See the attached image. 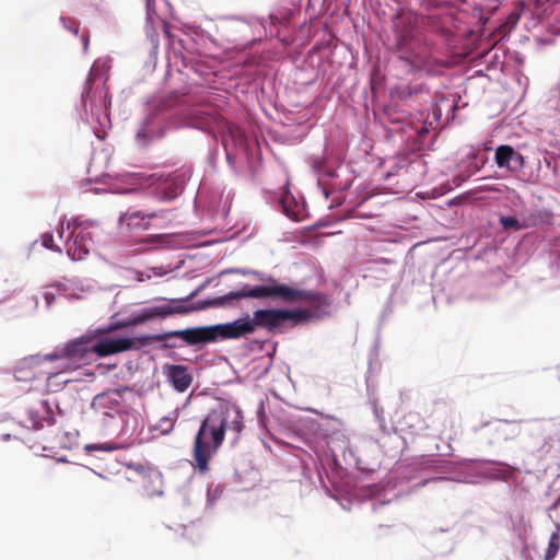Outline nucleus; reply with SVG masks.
<instances>
[{"label": "nucleus", "instance_id": "obj_13", "mask_svg": "<svg viewBox=\"0 0 560 560\" xmlns=\"http://www.w3.org/2000/svg\"><path fill=\"white\" fill-rule=\"evenodd\" d=\"M163 375L170 385L178 393L186 392L192 383V373L186 365L164 364Z\"/></svg>", "mask_w": 560, "mask_h": 560}, {"label": "nucleus", "instance_id": "obj_1", "mask_svg": "<svg viewBox=\"0 0 560 560\" xmlns=\"http://www.w3.org/2000/svg\"><path fill=\"white\" fill-rule=\"evenodd\" d=\"M81 345L77 338L57 347L49 354L24 358L15 369L16 381L45 378L47 390H60L70 382V378L63 377L67 373L89 363Z\"/></svg>", "mask_w": 560, "mask_h": 560}, {"label": "nucleus", "instance_id": "obj_35", "mask_svg": "<svg viewBox=\"0 0 560 560\" xmlns=\"http://www.w3.org/2000/svg\"><path fill=\"white\" fill-rule=\"evenodd\" d=\"M43 408L48 409V405L46 401L43 402ZM48 412V410H46Z\"/></svg>", "mask_w": 560, "mask_h": 560}, {"label": "nucleus", "instance_id": "obj_6", "mask_svg": "<svg viewBox=\"0 0 560 560\" xmlns=\"http://www.w3.org/2000/svg\"><path fill=\"white\" fill-rule=\"evenodd\" d=\"M79 341L89 363L96 358L129 350L133 346L131 338L113 334L112 327L88 331L79 337Z\"/></svg>", "mask_w": 560, "mask_h": 560}, {"label": "nucleus", "instance_id": "obj_19", "mask_svg": "<svg viewBox=\"0 0 560 560\" xmlns=\"http://www.w3.org/2000/svg\"><path fill=\"white\" fill-rule=\"evenodd\" d=\"M167 308L161 307V305H152L143 307L137 312L130 314V316L124 323V326L140 325L158 317H166Z\"/></svg>", "mask_w": 560, "mask_h": 560}, {"label": "nucleus", "instance_id": "obj_5", "mask_svg": "<svg viewBox=\"0 0 560 560\" xmlns=\"http://www.w3.org/2000/svg\"><path fill=\"white\" fill-rule=\"evenodd\" d=\"M109 69V59L101 58L94 61L86 79V88L83 96L85 114L88 115L90 113L91 119L89 122L98 139H105L107 130L112 125L107 112L110 106V100L104 86L100 90H93V85L97 81L105 83L108 78Z\"/></svg>", "mask_w": 560, "mask_h": 560}, {"label": "nucleus", "instance_id": "obj_31", "mask_svg": "<svg viewBox=\"0 0 560 560\" xmlns=\"http://www.w3.org/2000/svg\"><path fill=\"white\" fill-rule=\"evenodd\" d=\"M236 272L242 273V275H252V276L257 277L260 280H265L262 273H260L258 271L236 270Z\"/></svg>", "mask_w": 560, "mask_h": 560}, {"label": "nucleus", "instance_id": "obj_24", "mask_svg": "<svg viewBox=\"0 0 560 560\" xmlns=\"http://www.w3.org/2000/svg\"><path fill=\"white\" fill-rule=\"evenodd\" d=\"M500 223L505 230L518 231L523 228V224L514 217H501Z\"/></svg>", "mask_w": 560, "mask_h": 560}, {"label": "nucleus", "instance_id": "obj_15", "mask_svg": "<svg viewBox=\"0 0 560 560\" xmlns=\"http://www.w3.org/2000/svg\"><path fill=\"white\" fill-rule=\"evenodd\" d=\"M494 162L499 168L516 173L524 167V158L511 145H499L495 149Z\"/></svg>", "mask_w": 560, "mask_h": 560}, {"label": "nucleus", "instance_id": "obj_14", "mask_svg": "<svg viewBox=\"0 0 560 560\" xmlns=\"http://www.w3.org/2000/svg\"><path fill=\"white\" fill-rule=\"evenodd\" d=\"M226 159L231 163L233 156L247 153V138L245 132L235 125L228 126V133L223 140Z\"/></svg>", "mask_w": 560, "mask_h": 560}, {"label": "nucleus", "instance_id": "obj_34", "mask_svg": "<svg viewBox=\"0 0 560 560\" xmlns=\"http://www.w3.org/2000/svg\"><path fill=\"white\" fill-rule=\"evenodd\" d=\"M164 273H165V272H164V271H162V270H160L159 272H158V271H154V275H155V276H163Z\"/></svg>", "mask_w": 560, "mask_h": 560}, {"label": "nucleus", "instance_id": "obj_9", "mask_svg": "<svg viewBox=\"0 0 560 560\" xmlns=\"http://www.w3.org/2000/svg\"><path fill=\"white\" fill-rule=\"evenodd\" d=\"M199 289L192 291L186 299L173 300L170 303L160 304L161 307L167 308L166 316L173 314H187L194 311L205 310L208 307H222L232 305L234 301L240 300V295H259L258 290L248 292H238V289L231 291L225 295L217 296L213 299L205 300L197 304H188V302L198 293Z\"/></svg>", "mask_w": 560, "mask_h": 560}, {"label": "nucleus", "instance_id": "obj_18", "mask_svg": "<svg viewBox=\"0 0 560 560\" xmlns=\"http://www.w3.org/2000/svg\"><path fill=\"white\" fill-rule=\"evenodd\" d=\"M254 329L264 327L269 330L283 325L281 310H257L252 317Z\"/></svg>", "mask_w": 560, "mask_h": 560}, {"label": "nucleus", "instance_id": "obj_4", "mask_svg": "<svg viewBox=\"0 0 560 560\" xmlns=\"http://www.w3.org/2000/svg\"><path fill=\"white\" fill-rule=\"evenodd\" d=\"M187 180L185 172H175L173 174H127L117 178L106 175L103 179L105 188L95 187L92 190L96 194H130L140 189L152 188L162 199H173L177 197L184 188Z\"/></svg>", "mask_w": 560, "mask_h": 560}, {"label": "nucleus", "instance_id": "obj_12", "mask_svg": "<svg viewBox=\"0 0 560 560\" xmlns=\"http://www.w3.org/2000/svg\"><path fill=\"white\" fill-rule=\"evenodd\" d=\"M252 317L245 316L230 323L213 325L214 340L235 339L254 332Z\"/></svg>", "mask_w": 560, "mask_h": 560}, {"label": "nucleus", "instance_id": "obj_28", "mask_svg": "<svg viewBox=\"0 0 560 560\" xmlns=\"http://www.w3.org/2000/svg\"><path fill=\"white\" fill-rule=\"evenodd\" d=\"M61 22L63 23L65 28H67L69 32H71V33H73L75 35L78 34L79 26L75 23V21L69 20V19H66V18H61Z\"/></svg>", "mask_w": 560, "mask_h": 560}, {"label": "nucleus", "instance_id": "obj_16", "mask_svg": "<svg viewBox=\"0 0 560 560\" xmlns=\"http://www.w3.org/2000/svg\"><path fill=\"white\" fill-rule=\"evenodd\" d=\"M55 289L60 294L65 295L68 299H80L81 293L84 292L81 282L79 280H74V279H68L62 282H58L54 285L46 287L43 292V296L46 301L47 307H49L55 300V293H54Z\"/></svg>", "mask_w": 560, "mask_h": 560}, {"label": "nucleus", "instance_id": "obj_27", "mask_svg": "<svg viewBox=\"0 0 560 560\" xmlns=\"http://www.w3.org/2000/svg\"><path fill=\"white\" fill-rule=\"evenodd\" d=\"M155 0H147V22L152 23L155 15V9H154Z\"/></svg>", "mask_w": 560, "mask_h": 560}, {"label": "nucleus", "instance_id": "obj_29", "mask_svg": "<svg viewBox=\"0 0 560 560\" xmlns=\"http://www.w3.org/2000/svg\"><path fill=\"white\" fill-rule=\"evenodd\" d=\"M151 137H153V130L151 128H149L148 126H143L137 132V138L139 140L142 139V138L144 139V138H151Z\"/></svg>", "mask_w": 560, "mask_h": 560}, {"label": "nucleus", "instance_id": "obj_17", "mask_svg": "<svg viewBox=\"0 0 560 560\" xmlns=\"http://www.w3.org/2000/svg\"><path fill=\"white\" fill-rule=\"evenodd\" d=\"M167 336L180 337L187 345L191 346L214 341L213 326L174 330L168 332Z\"/></svg>", "mask_w": 560, "mask_h": 560}, {"label": "nucleus", "instance_id": "obj_30", "mask_svg": "<svg viewBox=\"0 0 560 560\" xmlns=\"http://www.w3.org/2000/svg\"><path fill=\"white\" fill-rule=\"evenodd\" d=\"M44 422H46L47 424H51L52 423L51 417L47 416L46 418H43V419H34V427L42 428V427H44Z\"/></svg>", "mask_w": 560, "mask_h": 560}, {"label": "nucleus", "instance_id": "obj_23", "mask_svg": "<svg viewBox=\"0 0 560 560\" xmlns=\"http://www.w3.org/2000/svg\"><path fill=\"white\" fill-rule=\"evenodd\" d=\"M556 527H557V532L552 533L550 536L548 548L545 553V560H552L559 551L560 525L557 524Z\"/></svg>", "mask_w": 560, "mask_h": 560}, {"label": "nucleus", "instance_id": "obj_2", "mask_svg": "<svg viewBox=\"0 0 560 560\" xmlns=\"http://www.w3.org/2000/svg\"><path fill=\"white\" fill-rule=\"evenodd\" d=\"M243 428V413L238 406L223 404L210 411L202 420L194 441L192 457L198 470H208L209 460L222 445L225 432H234L237 436Z\"/></svg>", "mask_w": 560, "mask_h": 560}, {"label": "nucleus", "instance_id": "obj_32", "mask_svg": "<svg viewBox=\"0 0 560 560\" xmlns=\"http://www.w3.org/2000/svg\"><path fill=\"white\" fill-rule=\"evenodd\" d=\"M82 44H83V49L84 51L88 50V46H89V38L86 35H82Z\"/></svg>", "mask_w": 560, "mask_h": 560}, {"label": "nucleus", "instance_id": "obj_10", "mask_svg": "<svg viewBox=\"0 0 560 560\" xmlns=\"http://www.w3.org/2000/svg\"><path fill=\"white\" fill-rule=\"evenodd\" d=\"M129 392L128 387L114 388L93 398L91 407L102 418L104 425L116 416L119 417L128 408L125 396Z\"/></svg>", "mask_w": 560, "mask_h": 560}, {"label": "nucleus", "instance_id": "obj_21", "mask_svg": "<svg viewBox=\"0 0 560 560\" xmlns=\"http://www.w3.org/2000/svg\"><path fill=\"white\" fill-rule=\"evenodd\" d=\"M155 213H143L142 211H128L119 217V223L126 224L129 231H142L149 228L150 219Z\"/></svg>", "mask_w": 560, "mask_h": 560}, {"label": "nucleus", "instance_id": "obj_25", "mask_svg": "<svg viewBox=\"0 0 560 560\" xmlns=\"http://www.w3.org/2000/svg\"><path fill=\"white\" fill-rule=\"evenodd\" d=\"M222 492L223 490L220 485L210 486L207 490L208 504L212 505L221 497Z\"/></svg>", "mask_w": 560, "mask_h": 560}, {"label": "nucleus", "instance_id": "obj_26", "mask_svg": "<svg viewBox=\"0 0 560 560\" xmlns=\"http://www.w3.org/2000/svg\"><path fill=\"white\" fill-rule=\"evenodd\" d=\"M42 244L44 247L55 250L57 253L62 252L61 247L55 243L54 235L50 233H46L42 236Z\"/></svg>", "mask_w": 560, "mask_h": 560}, {"label": "nucleus", "instance_id": "obj_20", "mask_svg": "<svg viewBox=\"0 0 560 560\" xmlns=\"http://www.w3.org/2000/svg\"><path fill=\"white\" fill-rule=\"evenodd\" d=\"M280 205L283 213L294 220L302 221L306 218V208L302 201H299L290 192H284L280 198Z\"/></svg>", "mask_w": 560, "mask_h": 560}, {"label": "nucleus", "instance_id": "obj_22", "mask_svg": "<svg viewBox=\"0 0 560 560\" xmlns=\"http://www.w3.org/2000/svg\"><path fill=\"white\" fill-rule=\"evenodd\" d=\"M189 397L187 398L186 402L180 408H175L172 410L167 416L162 417L153 427L152 431L158 432L160 435H166L170 434L174 427L176 421L178 420L180 412L183 409L187 406L189 402Z\"/></svg>", "mask_w": 560, "mask_h": 560}, {"label": "nucleus", "instance_id": "obj_7", "mask_svg": "<svg viewBox=\"0 0 560 560\" xmlns=\"http://www.w3.org/2000/svg\"><path fill=\"white\" fill-rule=\"evenodd\" d=\"M120 427L116 431V435L121 440L117 442L91 443L84 446L88 453L95 451L114 452L119 448L141 442V433L143 431V419L141 415L130 406L118 417Z\"/></svg>", "mask_w": 560, "mask_h": 560}, {"label": "nucleus", "instance_id": "obj_33", "mask_svg": "<svg viewBox=\"0 0 560 560\" xmlns=\"http://www.w3.org/2000/svg\"><path fill=\"white\" fill-rule=\"evenodd\" d=\"M132 468H135V470L139 471V472H142L144 471V468L140 465H137V466H131Z\"/></svg>", "mask_w": 560, "mask_h": 560}, {"label": "nucleus", "instance_id": "obj_11", "mask_svg": "<svg viewBox=\"0 0 560 560\" xmlns=\"http://www.w3.org/2000/svg\"><path fill=\"white\" fill-rule=\"evenodd\" d=\"M460 472L454 478L458 482L478 483L486 479H505L511 469L505 464H463Z\"/></svg>", "mask_w": 560, "mask_h": 560}, {"label": "nucleus", "instance_id": "obj_3", "mask_svg": "<svg viewBox=\"0 0 560 560\" xmlns=\"http://www.w3.org/2000/svg\"><path fill=\"white\" fill-rule=\"evenodd\" d=\"M269 284L264 285H242L238 289V292L258 290L259 295H240V299L279 298L285 302L303 303L306 306L292 310H281L283 325L287 322H292L294 324L306 323L312 318H319L330 313L331 301L326 295L313 291L299 290L287 284L278 283L273 279H269Z\"/></svg>", "mask_w": 560, "mask_h": 560}, {"label": "nucleus", "instance_id": "obj_8", "mask_svg": "<svg viewBox=\"0 0 560 560\" xmlns=\"http://www.w3.org/2000/svg\"><path fill=\"white\" fill-rule=\"evenodd\" d=\"M90 229V223L79 222L77 219H73L67 223L66 228L62 224L61 230H58L60 240L65 237L67 232L65 248L70 259L82 260L89 255L93 246Z\"/></svg>", "mask_w": 560, "mask_h": 560}]
</instances>
